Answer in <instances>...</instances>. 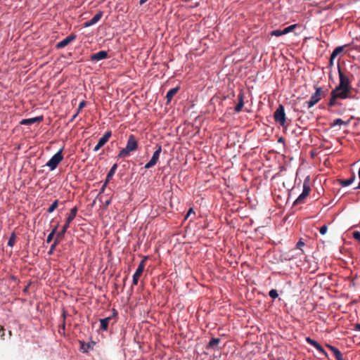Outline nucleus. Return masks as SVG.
I'll return each mask as SVG.
<instances>
[{"instance_id": "f257e3e1", "label": "nucleus", "mask_w": 360, "mask_h": 360, "mask_svg": "<svg viewBox=\"0 0 360 360\" xmlns=\"http://www.w3.org/2000/svg\"><path fill=\"white\" fill-rule=\"evenodd\" d=\"M139 143L134 134H130L128 137L127 143L125 148H122L117 157L119 158H125L129 155L130 153L138 149Z\"/></svg>"}, {"instance_id": "f03ea898", "label": "nucleus", "mask_w": 360, "mask_h": 360, "mask_svg": "<svg viewBox=\"0 0 360 360\" xmlns=\"http://www.w3.org/2000/svg\"><path fill=\"white\" fill-rule=\"evenodd\" d=\"M316 92L310 97V99L303 103V108L309 109L316 105L322 98L323 92L321 87L316 86Z\"/></svg>"}, {"instance_id": "7ed1b4c3", "label": "nucleus", "mask_w": 360, "mask_h": 360, "mask_svg": "<svg viewBox=\"0 0 360 360\" xmlns=\"http://www.w3.org/2000/svg\"><path fill=\"white\" fill-rule=\"evenodd\" d=\"M274 118L275 122L278 123L283 127H285L287 126L286 117L283 105H279L278 108L276 110L274 113Z\"/></svg>"}, {"instance_id": "20e7f679", "label": "nucleus", "mask_w": 360, "mask_h": 360, "mask_svg": "<svg viewBox=\"0 0 360 360\" xmlns=\"http://www.w3.org/2000/svg\"><path fill=\"white\" fill-rule=\"evenodd\" d=\"M63 148H61L46 163V166L50 168L51 170L55 169L58 164L63 160V156L62 155Z\"/></svg>"}, {"instance_id": "39448f33", "label": "nucleus", "mask_w": 360, "mask_h": 360, "mask_svg": "<svg viewBox=\"0 0 360 360\" xmlns=\"http://www.w3.org/2000/svg\"><path fill=\"white\" fill-rule=\"evenodd\" d=\"M147 259V257H145L139 263L138 268L136 269L134 274L133 275L132 285H136L138 284L139 278L143 274V271L145 269L146 261Z\"/></svg>"}, {"instance_id": "423d86ee", "label": "nucleus", "mask_w": 360, "mask_h": 360, "mask_svg": "<svg viewBox=\"0 0 360 360\" xmlns=\"http://www.w3.org/2000/svg\"><path fill=\"white\" fill-rule=\"evenodd\" d=\"M332 91L335 92V95L337 96L338 98L345 99L347 98L353 97L352 89L345 88L338 89V87H335V89Z\"/></svg>"}, {"instance_id": "0eeeda50", "label": "nucleus", "mask_w": 360, "mask_h": 360, "mask_svg": "<svg viewBox=\"0 0 360 360\" xmlns=\"http://www.w3.org/2000/svg\"><path fill=\"white\" fill-rule=\"evenodd\" d=\"M161 151H162V146H158L157 150L154 152V153L152 156V158L150 159V160L148 162H147L145 165V166H144L145 169H150L156 165V163L158 162V159L160 158Z\"/></svg>"}, {"instance_id": "6e6552de", "label": "nucleus", "mask_w": 360, "mask_h": 360, "mask_svg": "<svg viewBox=\"0 0 360 360\" xmlns=\"http://www.w3.org/2000/svg\"><path fill=\"white\" fill-rule=\"evenodd\" d=\"M339 77H340V82L338 87V89H352L350 85H349V79L348 77H347L339 68Z\"/></svg>"}, {"instance_id": "1a4fd4ad", "label": "nucleus", "mask_w": 360, "mask_h": 360, "mask_svg": "<svg viewBox=\"0 0 360 360\" xmlns=\"http://www.w3.org/2000/svg\"><path fill=\"white\" fill-rule=\"evenodd\" d=\"M306 342L309 343V345L314 347L319 352L323 354L325 357L328 358V353L326 352V350L323 349V347L316 340L311 339L310 337L306 338Z\"/></svg>"}, {"instance_id": "9d476101", "label": "nucleus", "mask_w": 360, "mask_h": 360, "mask_svg": "<svg viewBox=\"0 0 360 360\" xmlns=\"http://www.w3.org/2000/svg\"><path fill=\"white\" fill-rule=\"evenodd\" d=\"M77 37V35L75 34H71L69 36H68L66 38L58 42L56 45V48L57 49H60L66 46H68L69 44H70L72 41H73Z\"/></svg>"}, {"instance_id": "9b49d317", "label": "nucleus", "mask_w": 360, "mask_h": 360, "mask_svg": "<svg viewBox=\"0 0 360 360\" xmlns=\"http://www.w3.org/2000/svg\"><path fill=\"white\" fill-rule=\"evenodd\" d=\"M103 11H98L90 20L84 23V27H88L98 22L103 16Z\"/></svg>"}, {"instance_id": "f8f14e48", "label": "nucleus", "mask_w": 360, "mask_h": 360, "mask_svg": "<svg viewBox=\"0 0 360 360\" xmlns=\"http://www.w3.org/2000/svg\"><path fill=\"white\" fill-rule=\"evenodd\" d=\"M80 344V350L84 353H87L89 349L92 350L94 349V347L96 345V342L94 341H90L87 343L79 341Z\"/></svg>"}, {"instance_id": "ddd939ff", "label": "nucleus", "mask_w": 360, "mask_h": 360, "mask_svg": "<svg viewBox=\"0 0 360 360\" xmlns=\"http://www.w3.org/2000/svg\"><path fill=\"white\" fill-rule=\"evenodd\" d=\"M108 58V52L105 51H101L91 56L90 58L92 61H99Z\"/></svg>"}, {"instance_id": "4468645a", "label": "nucleus", "mask_w": 360, "mask_h": 360, "mask_svg": "<svg viewBox=\"0 0 360 360\" xmlns=\"http://www.w3.org/2000/svg\"><path fill=\"white\" fill-rule=\"evenodd\" d=\"M43 120L42 116L35 117L29 119H23L20 121V124L23 125H31L36 122H41Z\"/></svg>"}, {"instance_id": "2eb2a0df", "label": "nucleus", "mask_w": 360, "mask_h": 360, "mask_svg": "<svg viewBox=\"0 0 360 360\" xmlns=\"http://www.w3.org/2000/svg\"><path fill=\"white\" fill-rule=\"evenodd\" d=\"M326 346L333 353V354L337 360H345L343 359L341 352L338 348H336L335 347H334L331 345H328V344H326Z\"/></svg>"}, {"instance_id": "dca6fc26", "label": "nucleus", "mask_w": 360, "mask_h": 360, "mask_svg": "<svg viewBox=\"0 0 360 360\" xmlns=\"http://www.w3.org/2000/svg\"><path fill=\"white\" fill-rule=\"evenodd\" d=\"M238 103L236 105L235 109H234L236 112H240L244 105V94L242 91L240 92V94H238Z\"/></svg>"}, {"instance_id": "f3484780", "label": "nucleus", "mask_w": 360, "mask_h": 360, "mask_svg": "<svg viewBox=\"0 0 360 360\" xmlns=\"http://www.w3.org/2000/svg\"><path fill=\"white\" fill-rule=\"evenodd\" d=\"M180 87L179 86H176L175 88H172L171 89H169L167 94H166V99H167V103H169L170 101H172V98L174 97V96L179 91Z\"/></svg>"}, {"instance_id": "a211bd4d", "label": "nucleus", "mask_w": 360, "mask_h": 360, "mask_svg": "<svg viewBox=\"0 0 360 360\" xmlns=\"http://www.w3.org/2000/svg\"><path fill=\"white\" fill-rule=\"evenodd\" d=\"M112 136V132L111 131H106L103 136L98 140V143L99 145H101L102 147L108 141L109 139Z\"/></svg>"}, {"instance_id": "6ab92c4d", "label": "nucleus", "mask_w": 360, "mask_h": 360, "mask_svg": "<svg viewBox=\"0 0 360 360\" xmlns=\"http://www.w3.org/2000/svg\"><path fill=\"white\" fill-rule=\"evenodd\" d=\"M112 319V316H108V317H106L105 319H100V323H101V326H100V328L101 330H108V324L110 321V320Z\"/></svg>"}, {"instance_id": "aec40b11", "label": "nucleus", "mask_w": 360, "mask_h": 360, "mask_svg": "<svg viewBox=\"0 0 360 360\" xmlns=\"http://www.w3.org/2000/svg\"><path fill=\"white\" fill-rule=\"evenodd\" d=\"M70 224H67L66 222L63 225L61 231H60L56 236V238H57L59 240H61L63 239L65 232L67 231L68 229L69 228Z\"/></svg>"}, {"instance_id": "412c9836", "label": "nucleus", "mask_w": 360, "mask_h": 360, "mask_svg": "<svg viewBox=\"0 0 360 360\" xmlns=\"http://www.w3.org/2000/svg\"><path fill=\"white\" fill-rule=\"evenodd\" d=\"M77 210H78L77 207H74L72 209H71L70 212L65 221L67 224H70L71 221L75 218L77 213Z\"/></svg>"}, {"instance_id": "4be33fe9", "label": "nucleus", "mask_w": 360, "mask_h": 360, "mask_svg": "<svg viewBox=\"0 0 360 360\" xmlns=\"http://www.w3.org/2000/svg\"><path fill=\"white\" fill-rule=\"evenodd\" d=\"M310 185L309 180H304L303 183V190L302 193L307 197L310 193Z\"/></svg>"}, {"instance_id": "5701e85b", "label": "nucleus", "mask_w": 360, "mask_h": 360, "mask_svg": "<svg viewBox=\"0 0 360 360\" xmlns=\"http://www.w3.org/2000/svg\"><path fill=\"white\" fill-rule=\"evenodd\" d=\"M220 342L219 338H212L208 343L207 348H214Z\"/></svg>"}, {"instance_id": "b1692460", "label": "nucleus", "mask_w": 360, "mask_h": 360, "mask_svg": "<svg viewBox=\"0 0 360 360\" xmlns=\"http://www.w3.org/2000/svg\"><path fill=\"white\" fill-rule=\"evenodd\" d=\"M344 50V47L343 46H338L336 47L333 53H331L332 55V59H335L340 53H341Z\"/></svg>"}, {"instance_id": "393cba45", "label": "nucleus", "mask_w": 360, "mask_h": 360, "mask_svg": "<svg viewBox=\"0 0 360 360\" xmlns=\"http://www.w3.org/2000/svg\"><path fill=\"white\" fill-rule=\"evenodd\" d=\"M354 180V176H352L348 179H341L340 180V183L342 186H349Z\"/></svg>"}, {"instance_id": "a878e982", "label": "nucleus", "mask_w": 360, "mask_h": 360, "mask_svg": "<svg viewBox=\"0 0 360 360\" xmlns=\"http://www.w3.org/2000/svg\"><path fill=\"white\" fill-rule=\"evenodd\" d=\"M117 168V164H114L112 167L110 168V171L108 172L107 174V177L108 179H112L113 175L115 174L116 169Z\"/></svg>"}, {"instance_id": "bb28decb", "label": "nucleus", "mask_w": 360, "mask_h": 360, "mask_svg": "<svg viewBox=\"0 0 360 360\" xmlns=\"http://www.w3.org/2000/svg\"><path fill=\"white\" fill-rule=\"evenodd\" d=\"M59 201L58 200H55L51 206L48 208L47 212L51 213L53 212L58 206Z\"/></svg>"}, {"instance_id": "cd10ccee", "label": "nucleus", "mask_w": 360, "mask_h": 360, "mask_svg": "<svg viewBox=\"0 0 360 360\" xmlns=\"http://www.w3.org/2000/svg\"><path fill=\"white\" fill-rule=\"evenodd\" d=\"M337 98H338L335 95V92L331 91V93H330V99L329 103H328V106L331 107V106L335 105V103H336V99Z\"/></svg>"}, {"instance_id": "c85d7f7f", "label": "nucleus", "mask_w": 360, "mask_h": 360, "mask_svg": "<svg viewBox=\"0 0 360 360\" xmlns=\"http://www.w3.org/2000/svg\"><path fill=\"white\" fill-rule=\"evenodd\" d=\"M58 229V226H55L51 233L47 236L46 242L49 243L53 238L54 235L56 234V230Z\"/></svg>"}, {"instance_id": "c756f323", "label": "nucleus", "mask_w": 360, "mask_h": 360, "mask_svg": "<svg viewBox=\"0 0 360 360\" xmlns=\"http://www.w3.org/2000/svg\"><path fill=\"white\" fill-rule=\"evenodd\" d=\"M307 198V196L302 193L298 198L295 200L294 205L301 204L304 202V199Z\"/></svg>"}, {"instance_id": "7c9ffc66", "label": "nucleus", "mask_w": 360, "mask_h": 360, "mask_svg": "<svg viewBox=\"0 0 360 360\" xmlns=\"http://www.w3.org/2000/svg\"><path fill=\"white\" fill-rule=\"evenodd\" d=\"M15 238H16L15 234L14 233H13L11 234V236H10L8 241V245L9 247H13L14 245V244L15 243Z\"/></svg>"}, {"instance_id": "2f4dec72", "label": "nucleus", "mask_w": 360, "mask_h": 360, "mask_svg": "<svg viewBox=\"0 0 360 360\" xmlns=\"http://www.w3.org/2000/svg\"><path fill=\"white\" fill-rule=\"evenodd\" d=\"M305 245L304 242L303 241L302 238H300L299 241L296 244V248L301 250L302 253H304V250H302V247Z\"/></svg>"}, {"instance_id": "473e14b6", "label": "nucleus", "mask_w": 360, "mask_h": 360, "mask_svg": "<svg viewBox=\"0 0 360 360\" xmlns=\"http://www.w3.org/2000/svg\"><path fill=\"white\" fill-rule=\"evenodd\" d=\"M283 34H285L284 32H283V30H273L271 32V35L276 36V37H280V36L283 35Z\"/></svg>"}, {"instance_id": "72a5a7b5", "label": "nucleus", "mask_w": 360, "mask_h": 360, "mask_svg": "<svg viewBox=\"0 0 360 360\" xmlns=\"http://www.w3.org/2000/svg\"><path fill=\"white\" fill-rule=\"evenodd\" d=\"M60 241V240H58L57 238H55L53 243L51 245V248L49 252V255H51L53 253V250H55L56 247L57 246Z\"/></svg>"}, {"instance_id": "f704fd0d", "label": "nucleus", "mask_w": 360, "mask_h": 360, "mask_svg": "<svg viewBox=\"0 0 360 360\" xmlns=\"http://www.w3.org/2000/svg\"><path fill=\"white\" fill-rule=\"evenodd\" d=\"M297 26V25L294 24V25H290V26L285 27V29H283L284 34H288V33L292 32Z\"/></svg>"}, {"instance_id": "c9c22d12", "label": "nucleus", "mask_w": 360, "mask_h": 360, "mask_svg": "<svg viewBox=\"0 0 360 360\" xmlns=\"http://www.w3.org/2000/svg\"><path fill=\"white\" fill-rule=\"evenodd\" d=\"M344 124V121L340 118L335 119L331 124L330 126L332 127H335L336 125H341Z\"/></svg>"}, {"instance_id": "e433bc0d", "label": "nucleus", "mask_w": 360, "mask_h": 360, "mask_svg": "<svg viewBox=\"0 0 360 360\" xmlns=\"http://www.w3.org/2000/svg\"><path fill=\"white\" fill-rule=\"evenodd\" d=\"M269 295L272 298V299H276L278 297V292L275 289H272L269 291Z\"/></svg>"}, {"instance_id": "4c0bfd02", "label": "nucleus", "mask_w": 360, "mask_h": 360, "mask_svg": "<svg viewBox=\"0 0 360 360\" xmlns=\"http://www.w3.org/2000/svg\"><path fill=\"white\" fill-rule=\"evenodd\" d=\"M348 233L352 235L355 239L360 241V232L359 231H349Z\"/></svg>"}, {"instance_id": "58836bf2", "label": "nucleus", "mask_w": 360, "mask_h": 360, "mask_svg": "<svg viewBox=\"0 0 360 360\" xmlns=\"http://www.w3.org/2000/svg\"><path fill=\"white\" fill-rule=\"evenodd\" d=\"M86 105V102L85 101H82L79 103L78 108H77V113H79V112L82 110L83 108H84Z\"/></svg>"}, {"instance_id": "ea45409f", "label": "nucleus", "mask_w": 360, "mask_h": 360, "mask_svg": "<svg viewBox=\"0 0 360 360\" xmlns=\"http://www.w3.org/2000/svg\"><path fill=\"white\" fill-rule=\"evenodd\" d=\"M328 231V226L326 225L322 226L320 229L319 232L321 234L324 235Z\"/></svg>"}, {"instance_id": "a19ab883", "label": "nucleus", "mask_w": 360, "mask_h": 360, "mask_svg": "<svg viewBox=\"0 0 360 360\" xmlns=\"http://www.w3.org/2000/svg\"><path fill=\"white\" fill-rule=\"evenodd\" d=\"M5 329L3 326H0V337L2 340H4Z\"/></svg>"}, {"instance_id": "79ce46f5", "label": "nucleus", "mask_w": 360, "mask_h": 360, "mask_svg": "<svg viewBox=\"0 0 360 360\" xmlns=\"http://www.w3.org/2000/svg\"><path fill=\"white\" fill-rule=\"evenodd\" d=\"M101 147L102 146L101 145H99V143H98L97 145L94 147V152L98 151Z\"/></svg>"}, {"instance_id": "37998d69", "label": "nucleus", "mask_w": 360, "mask_h": 360, "mask_svg": "<svg viewBox=\"0 0 360 360\" xmlns=\"http://www.w3.org/2000/svg\"><path fill=\"white\" fill-rule=\"evenodd\" d=\"M192 213H193V214H194L193 210V208H190V209H189V210H188V213H187V214H186V218L188 217V216H189L191 214H192Z\"/></svg>"}, {"instance_id": "c03bdc74", "label": "nucleus", "mask_w": 360, "mask_h": 360, "mask_svg": "<svg viewBox=\"0 0 360 360\" xmlns=\"http://www.w3.org/2000/svg\"><path fill=\"white\" fill-rule=\"evenodd\" d=\"M110 204V200H108L105 202L104 203V207L105 208H107L108 207V205Z\"/></svg>"}, {"instance_id": "a18cd8bd", "label": "nucleus", "mask_w": 360, "mask_h": 360, "mask_svg": "<svg viewBox=\"0 0 360 360\" xmlns=\"http://www.w3.org/2000/svg\"><path fill=\"white\" fill-rule=\"evenodd\" d=\"M111 179H108V177L106 176V179L105 181H104L103 184H104V187H106L108 182L110 181Z\"/></svg>"}, {"instance_id": "49530a36", "label": "nucleus", "mask_w": 360, "mask_h": 360, "mask_svg": "<svg viewBox=\"0 0 360 360\" xmlns=\"http://www.w3.org/2000/svg\"><path fill=\"white\" fill-rule=\"evenodd\" d=\"M79 113H77V112L72 115V118L70 119V121H73L76 117L78 115Z\"/></svg>"}, {"instance_id": "de8ad7c7", "label": "nucleus", "mask_w": 360, "mask_h": 360, "mask_svg": "<svg viewBox=\"0 0 360 360\" xmlns=\"http://www.w3.org/2000/svg\"><path fill=\"white\" fill-rule=\"evenodd\" d=\"M117 316V311L114 309H113L112 315L111 316H112V317H114V316H115V317H116Z\"/></svg>"}, {"instance_id": "09e8293b", "label": "nucleus", "mask_w": 360, "mask_h": 360, "mask_svg": "<svg viewBox=\"0 0 360 360\" xmlns=\"http://www.w3.org/2000/svg\"><path fill=\"white\" fill-rule=\"evenodd\" d=\"M105 187H104V184H103V186H102V187H101V191H100L99 195H100V194H101L102 193H103V192H104V191H105Z\"/></svg>"}, {"instance_id": "8fccbe9b", "label": "nucleus", "mask_w": 360, "mask_h": 360, "mask_svg": "<svg viewBox=\"0 0 360 360\" xmlns=\"http://www.w3.org/2000/svg\"><path fill=\"white\" fill-rule=\"evenodd\" d=\"M333 60H334V59H332V55H330V65H333Z\"/></svg>"}, {"instance_id": "3c124183", "label": "nucleus", "mask_w": 360, "mask_h": 360, "mask_svg": "<svg viewBox=\"0 0 360 360\" xmlns=\"http://www.w3.org/2000/svg\"><path fill=\"white\" fill-rule=\"evenodd\" d=\"M355 327L357 330H360V323H356Z\"/></svg>"}, {"instance_id": "603ef678", "label": "nucleus", "mask_w": 360, "mask_h": 360, "mask_svg": "<svg viewBox=\"0 0 360 360\" xmlns=\"http://www.w3.org/2000/svg\"><path fill=\"white\" fill-rule=\"evenodd\" d=\"M358 176L360 178V168L357 169Z\"/></svg>"}, {"instance_id": "864d4df0", "label": "nucleus", "mask_w": 360, "mask_h": 360, "mask_svg": "<svg viewBox=\"0 0 360 360\" xmlns=\"http://www.w3.org/2000/svg\"><path fill=\"white\" fill-rule=\"evenodd\" d=\"M63 319L65 320V311H63Z\"/></svg>"}, {"instance_id": "5fc2aeb1", "label": "nucleus", "mask_w": 360, "mask_h": 360, "mask_svg": "<svg viewBox=\"0 0 360 360\" xmlns=\"http://www.w3.org/2000/svg\"><path fill=\"white\" fill-rule=\"evenodd\" d=\"M356 166V163H354V164L353 165V169H355Z\"/></svg>"}, {"instance_id": "6e6d98bb", "label": "nucleus", "mask_w": 360, "mask_h": 360, "mask_svg": "<svg viewBox=\"0 0 360 360\" xmlns=\"http://www.w3.org/2000/svg\"><path fill=\"white\" fill-rule=\"evenodd\" d=\"M357 188H360V182L359 183Z\"/></svg>"}]
</instances>
